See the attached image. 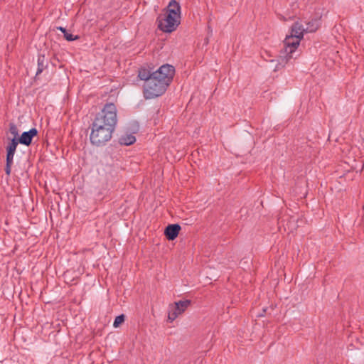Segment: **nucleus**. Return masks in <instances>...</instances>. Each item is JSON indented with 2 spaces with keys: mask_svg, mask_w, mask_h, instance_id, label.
I'll use <instances>...</instances> for the list:
<instances>
[{
  "mask_svg": "<svg viewBox=\"0 0 364 364\" xmlns=\"http://www.w3.org/2000/svg\"><path fill=\"white\" fill-rule=\"evenodd\" d=\"M38 68L36 74V77L43 73V71L48 68V60L44 55H39L38 56Z\"/></svg>",
  "mask_w": 364,
  "mask_h": 364,
  "instance_id": "9d476101",
  "label": "nucleus"
},
{
  "mask_svg": "<svg viewBox=\"0 0 364 364\" xmlns=\"http://www.w3.org/2000/svg\"><path fill=\"white\" fill-rule=\"evenodd\" d=\"M166 14H171V16L178 17V18H181V13L179 2L176 0H171L167 6Z\"/></svg>",
  "mask_w": 364,
  "mask_h": 364,
  "instance_id": "1a4fd4ad",
  "label": "nucleus"
},
{
  "mask_svg": "<svg viewBox=\"0 0 364 364\" xmlns=\"http://www.w3.org/2000/svg\"><path fill=\"white\" fill-rule=\"evenodd\" d=\"M119 141L122 145H132L136 141V137L132 134H125L122 136Z\"/></svg>",
  "mask_w": 364,
  "mask_h": 364,
  "instance_id": "9b49d317",
  "label": "nucleus"
},
{
  "mask_svg": "<svg viewBox=\"0 0 364 364\" xmlns=\"http://www.w3.org/2000/svg\"><path fill=\"white\" fill-rule=\"evenodd\" d=\"M117 124V109L112 102L106 103L96 114L91 125L90 140L92 144L102 146L110 141Z\"/></svg>",
  "mask_w": 364,
  "mask_h": 364,
  "instance_id": "f03ea898",
  "label": "nucleus"
},
{
  "mask_svg": "<svg viewBox=\"0 0 364 364\" xmlns=\"http://www.w3.org/2000/svg\"><path fill=\"white\" fill-rule=\"evenodd\" d=\"M174 74V67L168 64L161 65L156 71L151 68H139L138 77L144 81V97L150 100L162 95L172 82Z\"/></svg>",
  "mask_w": 364,
  "mask_h": 364,
  "instance_id": "f257e3e1",
  "label": "nucleus"
},
{
  "mask_svg": "<svg viewBox=\"0 0 364 364\" xmlns=\"http://www.w3.org/2000/svg\"><path fill=\"white\" fill-rule=\"evenodd\" d=\"M18 144L20 143L18 140V138H13L6 147V159L5 172L7 176H10L11 174V166L14 164V156Z\"/></svg>",
  "mask_w": 364,
  "mask_h": 364,
  "instance_id": "39448f33",
  "label": "nucleus"
},
{
  "mask_svg": "<svg viewBox=\"0 0 364 364\" xmlns=\"http://www.w3.org/2000/svg\"><path fill=\"white\" fill-rule=\"evenodd\" d=\"M64 38L68 41H73L79 38L77 36H74L73 34L69 33L68 31L64 34Z\"/></svg>",
  "mask_w": 364,
  "mask_h": 364,
  "instance_id": "2eb2a0df",
  "label": "nucleus"
},
{
  "mask_svg": "<svg viewBox=\"0 0 364 364\" xmlns=\"http://www.w3.org/2000/svg\"><path fill=\"white\" fill-rule=\"evenodd\" d=\"M38 135V130L36 128H32L28 132H24L18 138L20 144L25 146H30L32 143L33 137Z\"/></svg>",
  "mask_w": 364,
  "mask_h": 364,
  "instance_id": "0eeeda50",
  "label": "nucleus"
},
{
  "mask_svg": "<svg viewBox=\"0 0 364 364\" xmlns=\"http://www.w3.org/2000/svg\"><path fill=\"white\" fill-rule=\"evenodd\" d=\"M9 132L14 136V138H18V130L16 125L14 123L9 124Z\"/></svg>",
  "mask_w": 364,
  "mask_h": 364,
  "instance_id": "f8f14e48",
  "label": "nucleus"
},
{
  "mask_svg": "<svg viewBox=\"0 0 364 364\" xmlns=\"http://www.w3.org/2000/svg\"><path fill=\"white\" fill-rule=\"evenodd\" d=\"M191 301L188 299L175 302V306L168 312V319L171 322L173 321L180 314L186 311L191 305Z\"/></svg>",
  "mask_w": 364,
  "mask_h": 364,
  "instance_id": "423d86ee",
  "label": "nucleus"
},
{
  "mask_svg": "<svg viewBox=\"0 0 364 364\" xmlns=\"http://www.w3.org/2000/svg\"><path fill=\"white\" fill-rule=\"evenodd\" d=\"M181 226L178 224H170L164 230V235L167 240H173L179 234Z\"/></svg>",
  "mask_w": 364,
  "mask_h": 364,
  "instance_id": "6e6552de",
  "label": "nucleus"
},
{
  "mask_svg": "<svg viewBox=\"0 0 364 364\" xmlns=\"http://www.w3.org/2000/svg\"><path fill=\"white\" fill-rule=\"evenodd\" d=\"M58 29L60 30L63 34L67 33V30L65 28L60 26L58 28Z\"/></svg>",
  "mask_w": 364,
  "mask_h": 364,
  "instance_id": "dca6fc26",
  "label": "nucleus"
},
{
  "mask_svg": "<svg viewBox=\"0 0 364 364\" xmlns=\"http://www.w3.org/2000/svg\"><path fill=\"white\" fill-rule=\"evenodd\" d=\"M305 31L306 29L301 23L296 21L293 23L290 34L286 36L283 42L284 48L279 52V63L274 70L284 68L291 59H295L299 55L297 48Z\"/></svg>",
  "mask_w": 364,
  "mask_h": 364,
  "instance_id": "7ed1b4c3",
  "label": "nucleus"
},
{
  "mask_svg": "<svg viewBox=\"0 0 364 364\" xmlns=\"http://www.w3.org/2000/svg\"><path fill=\"white\" fill-rule=\"evenodd\" d=\"M159 28L166 33H171L176 29L181 23V18L171 16V14L165 15L164 18L159 17L157 18Z\"/></svg>",
  "mask_w": 364,
  "mask_h": 364,
  "instance_id": "20e7f679",
  "label": "nucleus"
},
{
  "mask_svg": "<svg viewBox=\"0 0 364 364\" xmlns=\"http://www.w3.org/2000/svg\"><path fill=\"white\" fill-rule=\"evenodd\" d=\"M125 320V316L124 314H121L119 316H117L113 323V326L114 328H117L119 326L120 324H122Z\"/></svg>",
  "mask_w": 364,
  "mask_h": 364,
  "instance_id": "ddd939ff",
  "label": "nucleus"
},
{
  "mask_svg": "<svg viewBox=\"0 0 364 364\" xmlns=\"http://www.w3.org/2000/svg\"><path fill=\"white\" fill-rule=\"evenodd\" d=\"M315 23H316V21H315L314 22H309L308 23V26L307 28H306V31H309V32H314L317 30L318 28V25H314Z\"/></svg>",
  "mask_w": 364,
  "mask_h": 364,
  "instance_id": "4468645a",
  "label": "nucleus"
}]
</instances>
